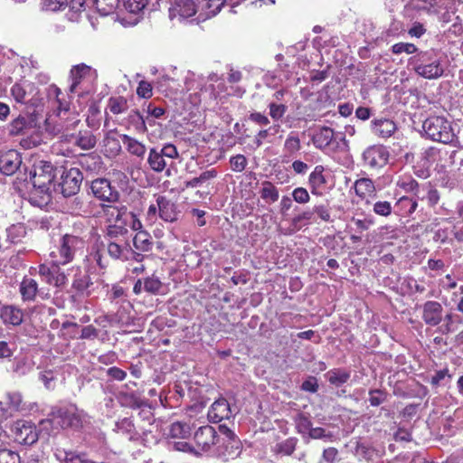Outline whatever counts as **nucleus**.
<instances>
[{"label":"nucleus","instance_id":"1","mask_svg":"<svg viewBox=\"0 0 463 463\" xmlns=\"http://www.w3.org/2000/svg\"><path fill=\"white\" fill-rule=\"evenodd\" d=\"M49 97L53 98L58 105V120L55 122L53 128L51 129V123H48L47 130L53 135H61V138L66 141H71L74 134L71 131L74 130L80 119L75 115L64 117L67 115L70 109V100H68L61 90L56 86L49 88Z\"/></svg>","mask_w":463,"mask_h":463},{"label":"nucleus","instance_id":"2","mask_svg":"<svg viewBox=\"0 0 463 463\" xmlns=\"http://www.w3.org/2000/svg\"><path fill=\"white\" fill-rule=\"evenodd\" d=\"M56 168L51 162L40 161L33 165V169L30 171L29 175L24 173L25 178L23 187L30 189L32 187V194L40 195L43 200H50L51 198V186L56 176Z\"/></svg>","mask_w":463,"mask_h":463},{"label":"nucleus","instance_id":"3","mask_svg":"<svg viewBox=\"0 0 463 463\" xmlns=\"http://www.w3.org/2000/svg\"><path fill=\"white\" fill-rule=\"evenodd\" d=\"M425 135L431 140L443 144H451L456 135L451 123L444 117L432 116L422 125Z\"/></svg>","mask_w":463,"mask_h":463},{"label":"nucleus","instance_id":"4","mask_svg":"<svg viewBox=\"0 0 463 463\" xmlns=\"http://www.w3.org/2000/svg\"><path fill=\"white\" fill-rule=\"evenodd\" d=\"M84 241L75 235L65 234L60 241L57 251L52 252V262L57 264L65 265L72 261L77 250L82 249Z\"/></svg>","mask_w":463,"mask_h":463},{"label":"nucleus","instance_id":"5","mask_svg":"<svg viewBox=\"0 0 463 463\" xmlns=\"http://www.w3.org/2000/svg\"><path fill=\"white\" fill-rule=\"evenodd\" d=\"M14 440L21 445L32 446L39 439L37 427L29 420H19L14 422L11 427Z\"/></svg>","mask_w":463,"mask_h":463},{"label":"nucleus","instance_id":"6","mask_svg":"<svg viewBox=\"0 0 463 463\" xmlns=\"http://www.w3.org/2000/svg\"><path fill=\"white\" fill-rule=\"evenodd\" d=\"M107 252L110 258L116 260H136L141 262L144 255L132 250L128 240L109 241Z\"/></svg>","mask_w":463,"mask_h":463},{"label":"nucleus","instance_id":"7","mask_svg":"<svg viewBox=\"0 0 463 463\" xmlns=\"http://www.w3.org/2000/svg\"><path fill=\"white\" fill-rule=\"evenodd\" d=\"M390 157L388 148L383 145H373L362 154L363 165L370 169H379L387 165Z\"/></svg>","mask_w":463,"mask_h":463},{"label":"nucleus","instance_id":"8","mask_svg":"<svg viewBox=\"0 0 463 463\" xmlns=\"http://www.w3.org/2000/svg\"><path fill=\"white\" fill-rule=\"evenodd\" d=\"M195 453L208 452L220 442V437L215 429L210 425L200 427L194 435Z\"/></svg>","mask_w":463,"mask_h":463},{"label":"nucleus","instance_id":"9","mask_svg":"<svg viewBox=\"0 0 463 463\" xmlns=\"http://www.w3.org/2000/svg\"><path fill=\"white\" fill-rule=\"evenodd\" d=\"M60 186L64 197L73 196L78 194L83 180L82 173L79 168L72 167L63 170L61 175Z\"/></svg>","mask_w":463,"mask_h":463},{"label":"nucleus","instance_id":"10","mask_svg":"<svg viewBox=\"0 0 463 463\" xmlns=\"http://www.w3.org/2000/svg\"><path fill=\"white\" fill-rule=\"evenodd\" d=\"M429 60L427 52H420L418 55L414 67L417 74L426 79H436L440 77L444 71L440 62L439 61H433L430 63H425Z\"/></svg>","mask_w":463,"mask_h":463},{"label":"nucleus","instance_id":"11","mask_svg":"<svg viewBox=\"0 0 463 463\" xmlns=\"http://www.w3.org/2000/svg\"><path fill=\"white\" fill-rule=\"evenodd\" d=\"M61 264H57V262H53L52 265L48 266L46 264H42L38 268V274L41 279L56 288L62 287L66 284L67 278L60 269Z\"/></svg>","mask_w":463,"mask_h":463},{"label":"nucleus","instance_id":"12","mask_svg":"<svg viewBox=\"0 0 463 463\" xmlns=\"http://www.w3.org/2000/svg\"><path fill=\"white\" fill-rule=\"evenodd\" d=\"M99 210L96 211V214L101 215L105 218L108 224L118 222L121 221H128L132 217L131 213L128 211L124 205L118 206L114 204L100 203Z\"/></svg>","mask_w":463,"mask_h":463},{"label":"nucleus","instance_id":"13","mask_svg":"<svg viewBox=\"0 0 463 463\" xmlns=\"http://www.w3.org/2000/svg\"><path fill=\"white\" fill-rule=\"evenodd\" d=\"M219 430L222 435V446L224 448L222 453L231 458H235L241 452V443L234 432L224 425L219 426Z\"/></svg>","mask_w":463,"mask_h":463},{"label":"nucleus","instance_id":"14","mask_svg":"<svg viewBox=\"0 0 463 463\" xmlns=\"http://www.w3.org/2000/svg\"><path fill=\"white\" fill-rule=\"evenodd\" d=\"M444 309L435 300H428L421 306V319L429 326H437L443 321Z\"/></svg>","mask_w":463,"mask_h":463},{"label":"nucleus","instance_id":"15","mask_svg":"<svg viewBox=\"0 0 463 463\" xmlns=\"http://www.w3.org/2000/svg\"><path fill=\"white\" fill-rule=\"evenodd\" d=\"M19 292L22 299L28 302L34 301L37 296H40L43 299L50 298L49 292L40 289L37 281L28 277H24L20 283Z\"/></svg>","mask_w":463,"mask_h":463},{"label":"nucleus","instance_id":"16","mask_svg":"<svg viewBox=\"0 0 463 463\" xmlns=\"http://www.w3.org/2000/svg\"><path fill=\"white\" fill-rule=\"evenodd\" d=\"M53 420L61 428L79 427L81 423L80 416L73 406L60 408L52 413Z\"/></svg>","mask_w":463,"mask_h":463},{"label":"nucleus","instance_id":"17","mask_svg":"<svg viewBox=\"0 0 463 463\" xmlns=\"http://www.w3.org/2000/svg\"><path fill=\"white\" fill-rule=\"evenodd\" d=\"M91 191L95 197L109 203L117 202L118 193L111 187L110 182L107 179L99 178L92 181Z\"/></svg>","mask_w":463,"mask_h":463},{"label":"nucleus","instance_id":"18","mask_svg":"<svg viewBox=\"0 0 463 463\" xmlns=\"http://www.w3.org/2000/svg\"><path fill=\"white\" fill-rule=\"evenodd\" d=\"M196 12L197 6L194 0H175L169 8V17L183 20L194 15Z\"/></svg>","mask_w":463,"mask_h":463},{"label":"nucleus","instance_id":"19","mask_svg":"<svg viewBox=\"0 0 463 463\" xmlns=\"http://www.w3.org/2000/svg\"><path fill=\"white\" fill-rule=\"evenodd\" d=\"M22 165V158L16 150H8L0 156V171L6 175L14 174Z\"/></svg>","mask_w":463,"mask_h":463},{"label":"nucleus","instance_id":"20","mask_svg":"<svg viewBox=\"0 0 463 463\" xmlns=\"http://www.w3.org/2000/svg\"><path fill=\"white\" fill-rule=\"evenodd\" d=\"M334 139L335 132L329 127L317 128L311 138L313 145L320 150L328 149Z\"/></svg>","mask_w":463,"mask_h":463},{"label":"nucleus","instance_id":"21","mask_svg":"<svg viewBox=\"0 0 463 463\" xmlns=\"http://www.w3.org/2000/svg\"><path fill=\"white\" fill-rule=\"evenodd\" d=\"M232 415V411L228 402L223 399L215 401L208 411V417L214 422H219L224 419H229Z\"/></svg>","mask_w":463,"mask_h":463},{"label":"nucleus","instance_id":"22","mask_svg":"<svg viewBox=\"0 0 463 463\" xmlns=\"http://www.w3.org/2000/svg\"><path fill=\"white\" fill-rule=\"evenodd\" d=\"M156 203L158 206V214L165 222H175L177 220V212L175 204L165 196L158 195Z\"/></svg>","mask_w":463,"mask_h":463},{"label":"nucleus","instance_id":"23","mask_svg":"<svg viewBox=\"0 0 463 463\" xmlns=\"http://www.w3.org/2000/svg\"><path fill=\"white\" fill-rule=\"evenodd\" d=\"M86 0H43V9L56 12L64 9L67 5L74 12L80 11Z\"/></svg>","mask_w":463,"mask_h":463},{"label":"nucleus","instance_id":"24","mask_svg":"<svg viewBox=\"0 0 463 463\" xmlns=\"http://www.w3.org/2000/svg\"><path fill=\"white\" fill-rule=\"evenodd\" d=\"M396 129V124L391 119L378 118L372 121L373 133L381 138L390 137Z\"/></svg>","mask_w":463,"mask_h":463},{"label":"nucleus","instance_id":"25","mask_svg":"<svg viewBox=\"0 0 463 463\" xmlns=\"http://www.w3.org/2000/svg\"><path fill=\"white\" fill-rule=\"evenodd\" d=\"M0 317L5 324L19 326L24 321V311L13 305H6L0 309Z\"/></svg>","mask_w":463,"mask_h":463},{"label":"nucleus","instance_id":"26","mask_svg":"<svg viewBox=\"0 0 463 463\" xmlns=\"http://www.w3.org/2000/svg\"><path fill=\"white\" fill-rule=\"evenodd\" d=\"M355 194L362 200H365L369 203L368 198L375 196V185L372 179L363 177L357 179L354 184Z\"/></svg>","mask_w":463,"mask_h":463},{"label":"nucleus","instance_id":"27","mask_svg":"<svg viewBox=\"0 0 463 463\" xmlns=\"http://www.w3.org/2000/svg\"><path fill=\"white\" fill-rule=\"evenodd\" d=\"M119 137L126 150L130 155L135 156L140 159L144 158L146 151L145 144L126 134H121Z\"/></svg>","mask_w":463,"mask_h":463},{"label":"nucleus","instance_id":"28","mask_svg":"<svg viewBox=\"0 0 463 463\" xmlns=\"http://www.w3.org/2000/svg\"><path fill=\"white\" fill-rule=\"evenodd\" d=\"M128 221L108 224L106 235L109 241L128 240V230L127 228Z\"/></svg>","mask_w":463,"mask_h":463},{"label":"nucleus","instance_id":"29","mask_svg":"<svg viewBox=\"0 0 463 463\" xmlns=\"http://www.w3.org/2000/svg\"><path fill=\"white\" fill-rule=\"evenodd\" d=\"M93 282L88 274H79L76 275L73 282L72 288L83 297H89L91 295L93 289Z\"/></svg>","mask_w":463,"mask_h":463},{"label":"nucleus","instance_id":"30","mask_svg":"<svg viewBox=\"0 0 463 463\" xmlns=\"http://www.w3.org/2000/svg\"><path fill=\"white\" fill-rule=\"evenodd\" d=\"M94 205L91 201L83 197H75L71 205L72 213L78 215H96Z\"/></svg>","mask_w":463,"mask_h":463},{"label":"nucleus","instance_id":"31","mask_svg":"<svg viewBox=\"0 0 463 463\" xmlns=\"http://www.w3.org/2000/svg\"><path fill=\"white\" fill-rule=\"evenodd\" d=\"M91 68L84 63L78 64L72 67L71 70V84L69 88L71 93H74L77 90L82 79L90 74Z\"/></svg>","mask_w":463,"mask_h":463},{"label":"nucleus","instance_id":"32","mask_svg":"<svg viewBox=\"0 0 463 463\" xmlns=\"http://www.w3.org/2000/svg\"><path fill=\"white\" fill-rule=\"evenodd\" d=\"M72 139H75V145L83 150L92 149L97 144L96 136L89 129L79 131L78 135H74Z\"/></svg>","mask_w":463,"mask_h":463},{"label":"nucleus","instance_id":"33","mask_svg":"<svg viewBox=\"0 0 463 463\" xmlns=\"http://www.w3.org/2000/svg\"><path fill=\"white\" fill-rule=\"evenodd\" d=\"M133 245L138 251L146 252L152 250L153 241L151 235L144 231L140 230L137 232L133 238Z\"/></svg>","mask_w":463,"mask_h":463},{"label":"nucleus","instance_id":"34","mask_svg":"<svg viewBox=\"0 0 463 463\" xmlns=\"http://www.w3.org/2000/svg\"><path fill=\"white\" fill-rule=\"evenodd\" d=\"M164 157L165 156L162 155L160 150H157V148L155 147L150 148L147 157V164L149 165V167L154 172H163L166 166V162Z\"/></svg>","mask_w":463,"mask_h":463},{"label":"nucleus","instance_id":"35","mask_svg":"<svg viewBox=\"0 0 463 463\" xmlns=\"http://www.w3.org/2000/svg\"><path fill=\"white\" fill-rule=\"evenodd\" d=\"M325 168L323 165H317L310 174L308 183L311 187L312 194H317V190L326 184V180L324 175Z\"/></svg>","mask_w":463,"mask_h":463},{"label":"nucleus","instance_id":"36","mask_svg":"<svg viewBox=\"0 0 463 463\" xmlns=\"http://www.w3.org/2000/svg\"><path fill=\"white\" fill-rule=\"evenodd\" d=\"M402 215H411L418 207V203L415 199L408 196L401 197L395 205Z\"/></svg>","mask_w":463,"mask_h":463},{"label":"nucleus","instance_id":"37","mask_svg":"<svg viewBox=\"0 0 463 463\" xmlns=\"http://www.w3.org/2000/svg\"><path fill=\"white\" fill-rule=\"evenodd\" d=\"M191 426L186 422L176 421L171 424L169 435L172 438L186 439L191 435Z\"/></svg>","mask_w":463,"mask_h":463},{"label":"nucleus","instance_id":"38","mask_svg":"<svg viewBox=\"0 0 463 463\" xmlns=\"http://www.w3.org/2000/svg\"><path fill=\"white\" fill-rule=\"evenodd\" d=\"M327 381L335 386H341L350 378V373L342 369H334L326 374Z\"/></svg>","mask_w":463,"mask_h":463},{"label":"nucleus","instance_id":"39","mask_svg":"<svg viewBox=\"0 0 463 463\" xmlns=\"http://www.w3.org/2000/svg\"><path fill=\"white\" fill-rule=\"evenodd\" d=\"M262 188L260 190V197L267 201L274 203L279 200V194L277 187L269 181L262 182Z\"/></svg>","mask_w":463,"mask_h":463},{"label":"nucleus","instance_id":"40","mask_svg":"<svg viewBox=\"0 0 463 463\" xmlns=\"http://www.w3.org/2000/svg\"><path fill=\"white\" fill-rule=\"evenodd\" d=\"M108 109L115 115L124 113L128 110V101L123 97H111L108 101Z\"/></svg>","mask_w":463,"mask_h":463},{"label":"nucleus","instance_id":"41","mask_svg":"<svg viewBox=\"0 0 463 463\" xmlns=\"http://www.w3.org/2000/svg\"><path fill=\"white\" fill-rule=\"evenodd\" d=\"M92 2L101 15L112 14L118 5V0H92Z\"/></svg>","mask_w":463,"mask_h":463},{"label":"nucleus","instance_id":"42","mask_svg":"<svg viewBox=\"0 0 463 463\" xmlns=\"http://www.w3.org/2000/svg\"><path fill=\"white\" fill-rule=\"evenodd\" d=\"M128 122L134 127L137 133L144 134L147 131L146 120L137 110H132L129 113Z\"/></svg>","mask_w":463,"mask_h":463},{"label":"nucleus","instance_id":"43","mask_svg":"<svg viewBox=\"0 0 463 463\" xmlns=\"http://www.w3.org/2000/svg\"><path fill=\"white\" fill-rule=\"evenodd\" d=\"M203 9L205 12V18L216 15L227 0H203Z\"/></svg>","mask_w":463,"mask_h":463},{"label":"nucleus","instance_id":"44","mask_svg":"<svg viewBox=\"0 0 463 463\" xmlns=\"http://www.w3.org/2000/svg\"><path fill=\"white\" fill-rule=\"evenodd\" d=\"M162 286L159 278L154 274L144 279V290L147 293L156 295L160 292Z\"/></svg>","mask_w":463,"mask_h":463},{"label":"nucleus","instance_id":"45","mask_svg":"<svg viewBox=\"0 0 463 463\" xmlns=\"http://www.w3.org/2000/svg\"><path fill=\"white\" fill-rule=\"evenodd\" d=\"M298 439L295 438L287 439L276 445L275 451L283 455L289 456L295 451Z\"/></svg>","mask_w":463,"mask_h":463},{"label":"nucleus","instance_id":"46","mask_svg":"<svg viewBox=\"0 0 463 463\" xmlns=\"http://www.w3.org/2000/svg\"><path fill=\"white\" fill-rule=\"evenodd\" d=\"M295 424L298 433L303 435L307 433L309 434L312 428V422L307 415L303 413L298 414L295 418Z\"/></svg>","mask_w":463,"mask_h":463},{"label":"nucleus","instance_id":"47","mask_svg":"<svg viewBox=\"0 0 463 463\" xmlns=\"http://www.w3.org/2000/svg\"><path fill=\"white\" fill-rule=\"evenodd\" d=\"M0 463H20V456L16 451L0 449Z\"/></svg>","mask_w":463,"mask_h":463},{"label":"nucleus","instance_id":"48","mask_svg":"<svg viewBox=\"0 0 463 463\" xmlns=\"http://www.w3.org/2000/svg\"><path fill=\"white\" fill-rule=\"evenodd\" d=\"M279 126L274 125L272 127H269L266 129H261L258 132V134L255 136V144L257 147H260L263 140H265L269 135H275L279 131Z\"/></svg>","mask_w":463,"mask_h":463},{"label":"nucleus","instance_id":"49","mask_svg":"<svg viewBox=\"0 0 463 463\" xmlns=\"http://www.w3.org/2000/svg\"><path fill=\"white\" fill-rule=\"evenodd\" d=\"M116 427L118 431H121L122 433H125V434H129L130 439L133 438V434L135 433V426H134L133 421L130 419L124 418V419L120 420L119 421H118L116 423Z\"/></svg>","mask_w":463,"mask_h":463},{"label":"nucleus","instance_id":"50","mask_svg":"<svg viewBox=\"0 0 463 463\" xmlns=\"http://www.w3.org/2000/svg\"><path fill=\"white\" fill-rule=\"evenodd\" d=\"M397 185L405 192H416L419 187L418 182L410 176L400 178Z\"/></svg>","mask_w":463,"mask_h":463},{"label":"nucleus","instance_id":"51","mask_svg":"<svg viewBox=\"0 0 463 463\" xmlns=\"http://www.w3.org/2000/svg\"><path fill=\"white\" fill-rule=\"evenodd\" d=\"M387 394L382 390L374 389L369 391V402L372 406H379L386 401Z\"/></svg>","mask_w":463,"mask_h":463},{"label":"nucleus","instance_id":"52","mask_svg":"<svg viewBox=\"0 0 463 463\" xmlns=\"http://www.w3.org/2000/svg\"><path fill=\"white\" fill-rule=\"evenodd\" d=\"M373 213L380 216H389L392 213V205L387 201H378L373 204Z\"/></svg>","mask_w":463,"mask_h":463},{"label":"nucleus","instance_id":"53","mask_svg":"<svg viewBox=\"0 0 463 463\" xmlns=\"http://www.w3.org/2000/svg\"><path fill=\"white\" fill-rule=\"evenodd\" d=\"M247 163V158L241 154L232 156L230 159L231 167L234 172H242Z\"/></svg>","mask_w":463,"mask_h":463},{"label":"nucleus","instance_id":"54","mask_svg":"<svg viewBox=\"0 0 463 463\" xmlns=\"http://www.w3.org/2000/svg\"><path fill=\"white\" fill-rule=\"evenodd\" d=\"M338 450L334 447L325 449L322 453L320 463H335L339 460Z\"/></svg>","mask_w":463,"mask_h":463},{"label":"nucleus","instance_id":"55","mask_svg":"<svg viewBox=\"0 0 463 463\" xmlns=\"http://www.w3.org/2000/svg\"><path fill=\"white\" fill-rule=\"evenodd\" d=\"M417 47L413 43H398L392 45V51L395 54H401L402 52H406L408 54H411L417 52Z\"/></svg>","mask_w":463,"mask_h":463},{"label":"nucleus","instance_id":"56","mask_svg":"<svg viewBox=\"0 0 463 463\" xmlns=\"http://www.w3.org/2000/svg\"><path fill=\"white\" fill-rule=\"evenodd\" d=\"M308 437L310 439H326V440H332L334 435L331 432H326L325 429L317 427V428H311V430L308 434Z\"/></svg>","mask_w":463,"mask_h":463},{"label":"nucleus","instance_id":"57","mask_svg":"<svg viewBox=\"0 0 463 463\" xmlns=\"http://www.w3.org/2000/svg\"><path fill=\"white\" fill-rule=\"evenodd\" d=\"M269 115L274 120L280 119L287 111V107L283 104L269 103Z\"/></svg>","mask_w":463,"mask_h":463},{"label":"nucleus","instance_id":"58","mask_svg":"<svg viewBox=\"0 0 463 463\" xmlns=\"http://www.w3.org/2000/svg\"><path fill=\"white\" fill-rule=\"evenodd\" d=\"M24 233V228L20 225H13L7 230V237L13 243L18 242L20 241L19 237H23Z\"/></svg>","mask_w":463,"mask_h":463},{"label":"nucleus","instance_id":"59","mask_svg":"<svg viewBox=\"0 0 463 463\" xmlns=\"http://www.w3.org/2000/svg\"><path fill=\"white\" fill-rule=\"evenodd\" d=\"M284 147L289 154L298 152L301 147L299 138L296 136H288L285 141Z\"/></svg>","mask_w":463,"mask_h":463},{"label":"nucleus","instance_id":"60","mask_svg":"<svg viewBox=\"0 0 463 463\" xmlns=\"http://www.w3.org/2000/svg\"><path fill=\"white\" fill-rule=\"evenodd\" d=\"M27 121L24 117H18L13 120L11 124L10 133L12 135H19L26 128Z\"/></svg>","mask_w":463,"mask_h":463},{"label":"nucleus","instance_id":"61","mask_svg":"<svg viewBox=\"0 0 463 463\" xmlns=\"http://www.w3.org/2000/svg\"><path fill=\"white\" fill-rule=\"evenodd\" d=\"M293 199L298 203H307L309 199V194L306 188L298 187L292 192Z\"/></svg>","mask_w":463,"mask_h":463},{"label":"nucleus","instance_id":"62","mask_svg":"<svg viewBox=\"0 0 463 463\" xmlns=\"http://www.w3.org/2000/svg\"><path fill=\"white\" fill-rule=\"evenodd\" d=\"M7 404L14 411H18L22 404V395L19 392H8L6 394Z\"/></svg>","mask_w":463,"mask_h":463},{"label":"nucleus","instance_id":"63","mask_svg":"<svg viewBox=\"0 0 463 463\" xmlns=\"http://www.w3.org/2000/svg\"><path fill=\"white\" fill-rule=\"evenodd\" d=\"M137 93L139 97L148 99L152 96V86L146 80H141L137 89Z\"/></svg>","mask_w":463,"mask_h":463},{"label":"nucleus","instance_id":"64","mask_svg":"<svg viewBox=\"0 0 463 463\" xmlns=\"http://www.w3.org/2000/svg\"><path fill=\"white\" fill-rule=\"evenodd\" d=\"M217 175H218L217 170L215 168H211V169L202 172L199 175L198 178H199V182H200L201 185H203V184H207L211 180L216 178Z\"/></svg>","mask_w":463,"mask_h":463}]
</instances>
